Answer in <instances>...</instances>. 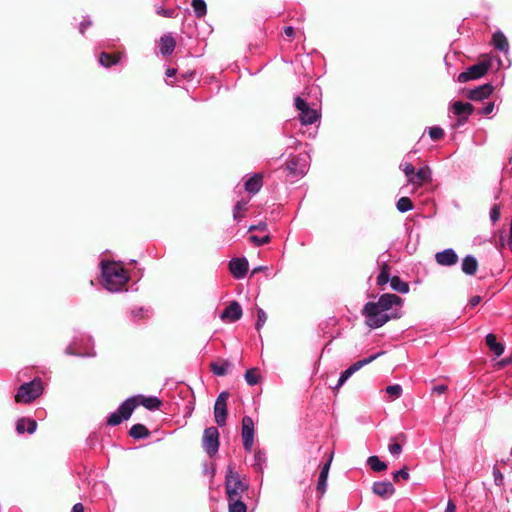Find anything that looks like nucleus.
Instances as JSON below:
<instances>
[{"mask_svg": "<svg viewBox=\"0 0 512 512\" xmlns=\"http://www.w3.org/2000/svg\"><path fill=\"white\" fill-rule=\"evenodd\" d=\"M404 300L396 294L384 293L376 302H367L362 310L365 323L371 329L384 326L390 320L402 317Z\"/></svg>", "mask_w": 512, "mask_h": 512, "instance_id": "obj_1", "label": "nucleus"}, {"mask_svg": "<svg viewBox=\"0 0 512 512\" xmlns=\"http://www.w3.org/2000/svg\"><path fill=\"white\" fill-rule=\"evenodd\" d=\"M101 270L103 285L108 291H121L129 280L127 272L118 263L102 261Z\"/></svg>", "mask_w": 512, "mask_h": 512, "instance_id": "obj_2", "label": "nucleus"}, {"mask_svg": "<svg viewBox=\"0 0 512 512\" xmlns=\"http://www.w3.org/2000/svg\"><path fill=\"white\" fill-rule=\"evenodd\" d=\"M225 490L228 500L242 499L243 493L247 490V485L241 481L239 474L234 471L232 466L227 468Z\"/></svg>", "mask_w": 512, "mask_h": 512, "instance_id": "obj_3", "label": "nucleus"}, {"mask_svg": "<svg viewBox=\"0 0 512 512\" xmlns=\"http://www.w3.org/2000/svg\"><path fill=\"white\" fill-rule=\"evenodd\" d=\"M43 392V385L40 378H35L29 383L22 384L15 395L18 403H30L38 398Z\"/></svg>", "mask_w": 512, "mask_h": 512, "instance_id": "obj_4", "label": "nucleus"}, {"mask_svg": "<svg viewBox=\"0 0 512 512\" xmlns=\"http://www.w3.org/2000/svg\"><path fill=\"white\" fill-rule=\"evenodd\" d=\"M137 398L130 397L126 399L116 411L112 412L107 418V424L109 426H117L122 421L127 420L132 415L133 411L137 407Z\"/></svg>", "mask_w": 512, "mask_h": 512, "instance_id": "obj_5", "label": "nucleus"}, {"mask_svg": "<svg viewBox=\"0 0 512 512\" xmlns=\"http://www.w3.org/2000/svg\"><path fill=\"white\" fill-rule=\"evenodd\" d=\"M295 107L299 111V120L302 125L314 124L320 118L318 110L310 108L307 102L300 96L295 98Z\"/></svg>", "mask_w": 512, "mask_h": 512, "instance_id": "obj_6", "label": "nucleus"}, {"mask_svg": "<svg viewBox=\"0 0 512 512\" xmlns=\"http://www.w3.org/2000/svg\"><path fill=\"white\" fill-rule=\"evenodd\" d=\"M202 446L205 452L212 457L219 449V431L216 427H208L204 430Z\"/></svg>", "mask_w": 512, "mask_h": 512, "instance_id": "obj_7", "label": "nucleus"}, {"mask_svg": "<svg viewBox=\"0 0 512 512\" xmlns=\"http://www.w3.org/2000/svg\"><path fill=\"white\" fill-rule=\"evenodd\" d=\"M489 68L490 64L488 62H479L467 68L466 71L461 72L457 77V81L459 83H466L470 80L479 79L488 72Z\"/></svg>", "mask_w": 512, "mask_h": 512, "instance_id": "obj_8", "label": "nucleus"}, {"mask_svg": "<svg viewBox=\"0 0 512 512\" xmlns=\"http://www.w3.org/2000/svg\"><path fill=\"white\" fill-rule=\"evenodd\" d=\"M229 398V393L227 391H222L214 404V417L215 422L223 427L226 424L227 419V400Z\"/></svg>", "mask_w": 512, "mask_h": 512, "instance_id": "obj_9", "label": "nucleus"}, {"mask_svg": "<svg viewBox=\"0 0 512 512\" xmlns=\"http://www.w3.org/2000/svg\"><path fill=\"white\" fill-rule=\"evenodd\" d=\"M381 353H376L374 355H371L368 358H364L362 360H359L355 363H353L351 366H349L345 371H343L338 379V383L335 386V389H339L344 383L358 370H360L365 365L371 363L374 361L378 356H380Z\"/></svg>", "mask_w": 512, "mask_h": 512, "instance_id": "obj_10", "label": "nucleus"}, {"mask_svg": "<svg viewBox=\"0 0 512 512\" xmlns=\"http://www.w3.org/2000/svg\"><path fill=\"white\" fill-rule=\"evenodd\" d=\"M241 435L244 449L247 452H251L254 443V422L250 416L242 418Z\"/></svg>", "mask_w": 512, "mask_h": 512, "instance_id": "obj_11", "label": "nucleus"}, {"mask_svg": "<svg viewBox=\"0 0 512 512\" xmlns=\"http://www.w3.org/2000/svg\"><path fill=\"white\" fill-rule=\"evenodd\" d=\"M307 159L305 155H297L292 157L287 163L289 174L294 177H302L307 172Z\"/></svg>", "mask_w": 512, "mask_h": 512, "instance_id": "obj_12", "label": "nucleus"}, {"mask_svg": "<svg viewBox=\"0 0 512 512\" xmlns=\"http://www.w3.org/2000/svg\"><path fill=\"white\" fill-rule=\"evenodd\" d=\"M453 113L458 117L457 124L464 125L469 115L473 113V106L470 103H463L461 101H456L452 105Z\"/></svg>", "mask_w": 512, "mask_h": 512, "instance_id": "obj_13", "label": "nucleus"}, {"mask_svg": "<svg viewBox=\"0 0 512 512\" xmlns=\"http://www.w3.org/2000/svg\"><path fill=\"white\" fill-rule=\"evenodd\" d=\"M248 260L245 257L232 258L229 262V270L235 279H243L248 271Z\"/></svg>", "mask_w": 512, "mask_h": 512, "instance_id": "obj_14", "label": "nucleus"}, {"mask_svg": "<svg viewBox=\"0 0 512 512\" xmlns=\"http://www.w3.org/2000/svg\"><path fill=\"white\" fill-rule=\"evenodd\" d=\"M493 92V86L490 83L483 84L467 92V98L472 101H482L488 98Z\"/></svg>", "mask_w": 512, "mask_h": 512, "instance_id": "obj_15", "label": "nucleus"}, {"mask_svg": "<svg viewBox=\"0 0 512 512\" xmlns=\"http://www.w3.org/2000/svg\"><path fill=\"white\" fill-rule=\"evenodd\" d=\"M242 316V308L237 301H232L220 314L222 320L235 322Z\"/></svg>", "mask_w": 512, "mask_h": 512, "instance_id": "obj_16", "label": "nucleus"}, {"mask_svg": "<svg viewBox=\"0 0 512 512\" xmlns=\"http://www.w3.org/2000/svg\"><path fill=\"white\" fill-rule=\"evenodd\" d=\"M436 262L441 266H452L457 263L458 255L452 248H447L435 254Z\"/></svg>", "mask_w": 512, "mask_h": 512, "instance_id": "obj_17", "label": "nucleus"}, {"mask_svg": "<svg viewBox=\"0 0 512 512\" xmlns=\"http://www.w3.org/2000/svg\"><path fill=\"white\" fill-rule=\"evenodd\" d=\"M372 490L374 494L382 498H390L395 492V488L390 481H376L373 483Z\"/></svg>", "mask_w": 512, "mask_h": 512, "instance_id": "obj_18", "label": "nucleus"}, {"mask_svg": "<svg viewBox=\"0 0 512 512\" xmlns=\"http://www.w3.org/2000/svg\"><path fill=\"white\" fill-rule=\"evenodd\" d=\"M415 181L410 182L409 184H412L416 187L421 186L423 183L430 182L432 180V173L431 169L428 166L421 167L417 170V172H414Z\"/></svg>", "mask_w": 512, "mask_h": 512, "instance_id": "obj_19", "label": "nucleus"}, {"mask_svg": "<svg viewBox=\"0 0 512 512\" xmlns=\"http://www.w3.org/2000/svg\"><path fill=\"white\" fill-rule=\"evenodd\" d=\"M37 429V422L30 418H20L16 423V430L19 434L27 431L29 434H33Z\"/></svg>", "mask_w": 512, "mask_h": 512, "instance_id": "obj_20", "label": "nucleus"}, {"mask_svg": "<svg viewBox=\"0 0 512 512\" xmlns=\"http://www.w3.org/2000/svg\"><path fill=\"white\" fill-rule=\"evenodd\" d=\"M262 187V175L254 174L245 181L244 189L250 194H256Z\"/></svg>", "mask_w": 512, "mask_h": 512, "instance_id": "obj_21", "label": "nucleus"}, {"mask_svg": "<svg viewBox=\"0 0 512 512\" xmlns=\"http://www.w3.org/2000/svg\"><path fill=\"white\" fill-rule=\"evenodd\" d=\"M405 434L399 433L396 436L390 438V444L388 445V451L391 455L398 457L402 453V445L400 442L405 441Z\"/></svg>", "mask_w": 512, "mask_h": 512, "instance_id": "obj_22", "label": "nucleus"}, {"mask_svg": "<svg viewBox=\"0 0 512 512\" xmlns=\"http://www.w3.org/2000/svg\"><path fill=\"white\" fill-rule=\"evenodd\" d=\"M492 44L495 49L508 53L509 44L506 36L501 31H496L492 36Z\"/></svg>", "mask_w": 512, "mask_h": 512, "instance_id": "obj_23", "label": "nucleus"}, {"mask_svg": "<svg viewBox=\"0 0 512 512\" xmlns=\"http://www.w3.org/2000/svg\"><path fill=\"white\" fill-rule=\"evenodd\" d=\"M175 46V39L170 34H165L160 38V52L162 55L172 54Z\"/></svg>", "mask_w": 512, "mask_h": 512, "instance_id": "obj_24", "label": "nucleus"}, {"mask_svg": "<svg viewBox=\"0 0 512 512\" xmlns=\"http://www.w3.org/2000/svg\"><path fill=\"white\" fill-rule=\"evenodd\" d=\"M332 457L322 466L320 475L318 478L317 483V491H319L321 494H324L326 487H327V478L328 473L331 465Z\"/></svg>", "mask_w": 512, "mask_h": 512, "instance_id": "obj_25", "label": "nucleus"}, {"mask_svg": "<svg viewBox=\"0 0 512 512\" xmlns=\"http://www.w3.org/2000/svg\"><path fill=\"white\" fill-rule=\"evenodd\" d=\"M478 268L477 259L472 255H467L463 258L461 269L467 275H474Z\"/></svg>", "mask_w": 512, "mask_h": 512, "instance_id": "obj_26", "label": "nucleus"}, {"mask_svg": "<svg viewBox=\"0 0 512 512\" xmlns=\"http://www.w3.org/2000/svg\"><path fill=\"white\" fill-rule=\"evenodd\" d=\"M486 344L489 349L495 354V356L499 357L504 352V346L497 342L496 336L492 333L486 336Z\"/></svg>", "mask_w": 512, "mask_h": 512, "instance_id": "obj_27", "label": "nucleus"}, {"mask_svg": "<svg viewBox=\"0 0 512 512\" xmlns=\"http://www.w3.org/2000/svg\"><path fill=\"white\" fill-rule=\"evenodd\" d=\"M390 287L392 290L402 293V294H406L409 292V284L407 282L403 281L398 276L391 277Z\"/></svg>", "mask_w": 512, "mask_h": 512, "instance_id": "obj_28", "label": "nucleus"}, {"mask_svg": "<svg viewBox=\"0 0 512 512\" xmlns=\"http://www.w3.org/2000/svg\"><path fill=\"white\" fill-rule=\"evenodd\" d=\"M232 366V363L227 360L221 363L213 362L210 364L211 371L217 376H225Z\"/></svg>", "mask_w": 512, "mask_h": 512, "instance_id": "obj_29", "label": "nucleus"}, {"mask_svg": "<svg viewBox=\"0 0 512 512\" xmlns=\"http://www.w3.org/2000/svg\"><path fill=\"white\" fill-rule=\"evenodd\" d=\"M149 434V430L143 424H135L129 430V435L137 440L146 438L149 436Z\"/></svg>", "mask_w": 512, "mask_h": 512, "instance_id": "obj_30", "label": "nucleus"}, {"mask_svg": "<svg viewBox=\"0 0 512 512\" xmlns=\"http://www.w3.org/2000/svg\"><path fill=\"white\" fill-rule=\"evenodd\" d=\"M120 55H110L106 52H102L99 57V63L106 68L116 65L120 60Z\"/></svg>", "mask_w": 512, "mask_h": 512, "instance_id": "obj_31", "label": "nucleus"}, {"mask_svg": "<svg viewBox=\"0 0 512 512\" xmlns=\"http://www.w3.org/2000/svg\"><path fill=\"white\" fill-rule=\"evenodd\" d=\"M253 460H254L253 464H252L253 468L258 472H262L263 468L265 466V463H266L265 452H263L262 450L255 451Z\"/></svg>", "mask_w": 512, "mask_h": 512, "instance_id": "obj_32", "label": "nucleus"}, {"mask_svg": "<svg viewBox=\"0 0 512 512\" xmlns=\"http://www.w3.org/2000/svg\"><path fill=\"white\" fill-rule=\"evenodd\" d=\"M367 464L375 472H381L387 469V464L381 461L378 456H370L367 459Z\"/></svg>", "mask_w": 512, "mask_h": 512, "instance_id": "obj_33", "label": "nucleus"}, {"mask_svg": "<svg viewBox=\"0 0 512 512\" xmlns=\"http://www.w3.org/2000/svg\"><path fill=\"white\" fill-rule=\"evenodd\" d=\"M391 277L389 272V265L384 262L381 266L380 273L377 277V284L379 286H383L387 283H390Z\"/></svg>", "mask_w": 512, "mask_h": 512, "instance_id": "obj_34", "label": "nucleus"}, {"mask_svg": "<svg viewBox=\"0 0 512 512\" xmlns=\"http://www.w3.org/2000/svg\"><path fill=\"white\" fill-rule=\"evenodd\" d=\"M191 6L194 10L196 17L201 18L206 15L207 6L204 0H192Z\"/></svg>", "mask_w": 512, "mask_h": 512, "instance_id": "obj_35", "label": "nucleus"}, {"mask_svg": "<svg viewBox=\"0 0 512 512\" xmlns=\"http://www.w3.org/2000/svg\"><path fill=\"white\" fill-rule=\"evenodd\" d=\"M154 7H155L156 14L161 17H166V18L177 17V12L174 8H164L160 4H155Z\"/></svg>", "mask_w": 512, "mask_h": 512, "instance_id": "obj_36", "label": "nucleus"}, {"mask_svg": "<svg viewBox=\"0 0 512 512\" xmlns=\"http://www.w3.org/2000/svg\"><path fill=\"white\" fill-rule=\"evenodd\" d=\"M76 341L68 345L65 349V354L71 356H82V357H92L95 356V352H81L76 349Z\"/></svg>", "mask_w": 512, "mask_h": 512, "instance_id": "obj_37", "label": "nucleus"}, {"mask_svg": "<svg viewBox=\"0 0 512 512\" xmlns=\"http://www.w3.org/2000/svg\"><path fill=\"white\" fill-rule=\"evenodd\" d=\"M229 512H247V506L242 499L228 500Z\"/></svg>", "mask_w": 512, "mask_h": 512, "instance_id": "obj_38", "label": "nucleus"}, {"mask_svg": "<svg viewBox=\"0 0 512 512\" xmlns=\"http://www.w3.org/2000/svg\"><path fill=\"white\" fill-rule=\"evenodd\" d=\"M400 169L404 172L405 176L407 177L408 183L415 181V168L410 162H402L400 164Z\"/></svg>", "mask_w": 512, "mask_h": 512, "instance_id": "obj_39", "label": "nucleus"}, {"mask_svg": "<svg viewBox=\"0 0 512 512\" xmlns=\"http://www.w3.org/2000/svg\"><path fill=\"white\" fill-rule=\"evenodd\" d=\"M396 208L400 213H405L413 209V203L408 197H401L396 203Z\"/></svg>", "mask_w": 512, "mask_h": 512, "instance_id": "obj_40", "label": "nucleus"}, {"mask_svg": "<svg viewBox=\"0 0 512 512\" xmlns=\"http://www.w3.org/2000/svg\"><path fill=\"white\" fill-rule=\"evenodd\" d=\"M142 405L149 410L159 409L161 401L157 397H143Z\"/></svg>", "mask_w": 512, "mask_h": 512, "instance_id": "obj_41", "label": "nucleus"}, {"mask_svg": "<svg viewBox=\"0 0 512 512\" xmlns=\"http://www.w3.org/2000/svg\"><path fill=\"white\" fill-rule=\"evenodd\" d=\"M244 377H245V381L250 386H254V385L258 384V382H259V376L257 374L256 368L248 369L245 372Z\"/></svg>", "mask_w": 512, "mask_h": 512, "instance_id": "obj_42", "label": "nucleus"}, {"mask_svg": "<svg viewBox=\"0 0 512 512\" xmlns=\"http://www.w3.org/2000/svg\"><path fill=\"white\" fill-rule=\"evenodd\" d=\"M403 389L399 384H393L386 387V393L391 397V400H395L402 395Z\"/></svg>", "mask_w": 512, "mask_h": 512, "instance_id": "obj_43", "label": "nucleus"}, {"mask_svg": "<svg viewBox=\"0 0 512 512\" xmlns=\"http://www.w3.org/2000/svg\"><path fill=\"white\" fill-rule=\"evenodd\" d=\"M247 205V201L240 200L238 201L233 209V218L235 221H240L244 215L240 214L241 210H244Z\"/></svg>", "mask_w": 512, "mask_h": 512, "instance_id": "obj_44", "label": "nucleus"}, {"mask_svg": "<svg viewBox=\"0 0 512 512\" xmlns=\"http://www.w3.org/2000/svg\"><path fill=\"white\" fill-rule=\"evenodd\" d=\"M428 133L430 138L434 141L440 140L444 136V130L439 126L429 127Z\"/></svg>", "mask_w": 512, "mask_h": 512, "instance_id": "obj_45", "label": "nucleus"}, {"mask_svg": "<svg viewBox=\"0 0 512 512\" xmlns=\"http://www.w3.org/2000/svg\"><path fill=\"white\" fill-rule=\"evenodd\" d=\"M267 315L262 308L257 309V322L255 328L259 331L266 323Z\"/></svg>", "mask_w": 512, "mask_h": 512, "instance_id": "obj_46", "label": "nucleus"}, {"mask_svg": "<svg viewBox=\"0 0 512 512\" xmlns=\"http://www.w3.org/2000/svg\"><path fill=\"white\" fill-rule=\"evenodd\" d=\"M249 240L256 246H261V245H264V244H267L270 242L271 238L270 236L267 234L263 237H259V236H256V235H251L249 237Z\"/></svg>", "mask_w": 512, "mask_h": 512, "instance_id": "obj_47", "label": "nucleus"}, {"mask_svg": "<svg viewBox=\"0 0 512 512\" xmlns=\"http://www.w3.org/2000/svg\"><path fill=\"white\" fill-rule=\"evenodd\" d=\"M501 206L499 204H494L490 209V220L493 223H496L500 219L501 215Z\"/></svg>", "mask_w": 512, "mask_h": 512, "instance_id": "obj_48", "label": "nucleus"}, {"mask_svg": "<svg viewBox=\"0 0 512 512\" xmlns=\"http://www.w3.org/2000/svg\"><path fill=\"white\" fill-rule=\"evenodd\" d=\"M410 477L408 469L406 467H403L402 469L396 471L393 474V479L397 481L399 478H402L404 480H408Z\"/></svg>", "mask_w": 512, "mask_h": 512, "instance_id": "obj_49", "label": "nucleus"}, {"mask_svg": "<svg viewBox=\"0 0 512 512\" xmlns=\"http://www.w3.org/2000/svg\"><path fill=\"white\" fill-rule=\"evenodd\" d=\"M493 476H494V482L497 486L503 485V482H504L503 474L496 467L493 468Z\"/></svg>", "mask_w": 512, "mask_h": 512, "instance_id": "obj_50", "label": "nucleus"}, {"mask_svg": "<svg viewBox=\"0 0 512 512\" xmlns=\"http://www.w3.org/2000/svg\"><path fill=\"white\" fill-rule=\"evenodd\" d=\"M494 103L493 102H488L484 105V107L479 111V114L481 115H484V116H487L489 114H491L494 110Z\"/></svg>", "mask_w": 512, "mask_h": 512, "instance_id": "obj_51", "label": "nucleus"}, {"mask_svg": "<svg viewBox=\"0 0 512 512\" xmlns=\"http://www.w3.org/2000/svg\"><path fill=\"white\" fill-rule=\"evenodd\" d=\"M92 25V21L89 17H85L84 20L80 23L79 32L84 34L85 30Z\"/></svg>", "mask_w": 512, "mask_h": 512, "instance_id": "obj_52", "label": "nucleus"}, {"mask_svg": "<svg viewBox=\"0 0 512 512\" xmlns=\"http://www.w3.org/2000/svg\"><path fill=\"white\" fill-rule=\"evenodd\" d=\"M148 310L147 309H144L142 307H139V308H136V309H133L131 311V314L134 318H142L144 317V314L147 313Z\"/></svg>", "mask_w": 512, "mask_h": 512, "instance_id": "obj_53", "label": "nucleus"}, {"mask_svg": "<svg viewBox=\"0 0 512 512\" xmlns=\"http://www.w3.org/2000/svg\"><path fill=\"white\" fill-rule=\"evenodd\" d=\"M252 230H260V231H266L267 230V224L265 222H260L257 225H252L249 227V231Z\"/></svg>", "mask_w": 512, "mask_h": 512, "instance_id": "obj_54", "label": "nucleus"}, {"mask_svg": "<svg viewBox=\"0 0 512 512\" xmlns=\"http://www.w3.org/2000/svg\"><path fill=\"white\" fill-rule=\"evenodd\" d=\"M481 301L480 296H473L470 298L468 305L473 308L476 307Z\"/></svg>", "mask_w": 512, "mask_h": 512, "instance_id": "obj_55", "label": "nucleus"}, {"mask_svg": "<svg viewBox=\"0 0 512 512\" xmlns=\"http://www.w3.org/2000/svg\"><path fill=\"white\" fill-rule=\"evenodd\" d=\"M456 511V505L452 500H449L445 509V512H455Z\"/></svg>", "mask_w": 512, "mask_h": 512, "instance_id": "obj_56", "label": "nucleus"}, {"mask_svg": "<svg viewBox=\"0 0 512 512\" xmlns=\"http://www.w3.org/2000/svg\"><path fill=\"white\" fill-rule=\"evenodd\" d=\"M447 390L446 385H437L433 387V391L437 392L438 394H442Z\"/></svg>", "mask_w": 512, "mask_h": 512, "instance_id": "obj_57", "label": "nucleus"}, {"mask_svg": "<svg viewBox=\"0 0 512 512\" xmlns=\"http://www.w3.org/2000/svg\"><path fill=\"white\" fill-rule=\"evenodd\" d=\"M284 33L287 37L291 38L294 35V28L291 26H286L284 28Z\"/></svg>", "mask_w": 512, "mask_h": 512, "instance_id": "obj_58", "label": "nucleus"}, {"mask_svg": "<svg viewBox=\"0 0 512 512\" xmlns=\"http://www.w3.org/2000/svg\"><path fill=\"white\" fill-rule=\"evenodd\" d=\"M71 512H84V506L81 503H76L73 507Z\"/></svg>", "mask_w": 512, "mask_h": 512, "instance_id": "obj_59", "label": "nucleus"}, {"mask_svg": "<svg viewBox=\"0 0 512 512\" xmlns=\"http://www.w3.org/2000/svg\"><path fill=\"white\" fill-rule=\"evenodd\" d=\"M176 69L174 68H168L165 72V75L167 78L174 77L176 75Z\"/></svg>", "mask_w": 512, "mask_h": 512, "instance_id": "obj_60", "label": "nucleus"}, {"mask_svg": "<svg viewBox=\"0 0 512 512\" xmlns=\"http://www.w3.org/2000/svg\"><path fill=\"white\" fill-rule=\"evenodd\" d=\"M507 246L509 247V249L512 251V235H509L508 236V239H507Z\"/></svg>", "mask_w": 512, "mask_h": 512, "instance_id": "obj_61", "label": "nucleus"}, {"mask_svg": "<svg viewBox=\"0 0 512 512\" xmlns=\"http://www.w3.org/2000/svg\"><path fill=\"white\" fill-rule=\"evenodd\" d=\"M264 269H266V267H265V266H258V267H256V268H254V269H253L252 273H253V274H255V273H257V272H259V271H262V270H264Z\"/></svg>", "mask_w": 512, "mask_h": 512, "instance_id": "obj_62", "label": "nucleus"}, {"mask_svg": "<svg viewBox=\"0 0 512 512\" xmlns=\"http://www.w3.org/2000/svg\"><path fill=\"white\" fill-rule=\"evenodd\" d=\"M192 75H193V73L186 74V77H191Z\"/></svg>", "mask_w": 512, "mask_h": 512, "instance_id": "obj_63", "label": "nucleus"}, {"mask_svg": "<svg viewBox=\"0 0 512 512\" xmlns=\"http://www.w3.org/2000/svg\"><path fill=\"white\" fill-rule=\"evenodd\" d=\"M509 235H512V227H510Z\"/></svg>", "mask_w": 512, "mask_h": 512, "instance_id": "obj_64", "label": "nucleus"}]
</instances>
